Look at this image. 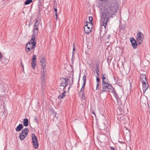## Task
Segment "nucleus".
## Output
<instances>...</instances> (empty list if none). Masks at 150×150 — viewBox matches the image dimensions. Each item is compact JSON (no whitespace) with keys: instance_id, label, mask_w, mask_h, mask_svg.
I'll list each match as a JSON object with an SVG mask.
<instances>
[{"instance_id":"f257e3e1","label":"nucleus","mask_w":150,"mask_h":150,"mask_svg":"<svg viewBox=\"0 0 150 150\" xmlns=\"http://www.w3.org/2000/svg\"><path fill=\"white\" fill-rule=\"evenodd\" d=\"M106 5L101 14V21L105 27L106 26L110 17L116 15L118 10L119 4L117 0H109L106 2Z\"/></svg>"},{"instance_id":"f03ea898","label":"nucleus","mask_w":150,"mask_h":150,"mask_svg":"<svg viewBox=\"0 0 150 150\" xmlns=\"http://www.w3.org/2000/svg\"><path fill=\"white\" fill-rule=\"evenodd\" d=\"M36 42L35 37L32 36L31 39L26 44L25 46V52H28L30 50L34 52L36 47Z\"/></svg>"},{"instance_id":"7ed1b4c3","label":"nucleus","mask_w":150,"mask_h":150,"mask_svg":"<svg viewBox=\"0 0 150 150\" xmlns=\"http://www.w3.org/2000/svg\"><path fill=\"white\" fill-rule=\"evenodd\" d=\"M102 89L100 90L99 93L101 94L104 92L109 91V90L113 89V88L110 83L108 82L102 83Z\"/></svg>"},{"instance_id":"20e7f679","label":"nucleus","mask_w":150,"mask_h":150,"mask_svg":"<svg viewBox=\"0 0 150 150\" xmlns=\"http://www.w3.org/2000/svg\"><path fill=\"white\" fill-rule=\"evenodd\" d=\"M35 20H36V21L35 23L33 25V33L32 35L34 36V37L36 36L38 34L39 30L38 25L40 23V22L37 20V19H35Z\"/></svg>"},{"instance_id":"39448f33","label":"nucleus","mask_w":150,"mask_h":150,"mask_svg":"<svg viewBox=\"0 0 150 150\" xmlns=\"http://www.w3.org/2000/svg\"><path fill=\"white\" fill-rule=\"evenodd\" d=\"M28 132L29 130L27 128L22 130L19 135L20 140L21 141L23 140L28 135Z\"/></svg>"},{"instance_id":"423d86ee","label":"nucleus","mask_w":150,"mask_h":150,"mask_svg":"<svg viewBox=\"0 0 150 150\" xmlns=\"http://www.w3.org/2000/svg\"><path fill=\"white\" fill-rule=\"evenodd\" d=\"M32 139L33 147L35 149H37L39 146V143L38 142L37 139L34 133L32 134Z\"/></svg>"},{"instance_id":"0eeeda50","label":"nucleus","mask_w":150,"mask_h":150,"mask_svg":"<svg viewBox=\"0 0 150 150\" xmlns=\"http://www.w3.org/2000/svg\"><path fill=\"white\" fill-rule=\"evenodd\" d=\"M144 36L143 34L141 32H137L136 40L139 44L142 43L144 39Z\"/></svg>"},{"instance_id":"6e6552de","label":"nucleus","mask_w":150,"mask_h":150,"mask_svg":"<svg viewBox=\"0 0 150 150\" xmlns=\"http://www.w3.org/2000/svg\"><path fill=\"white\" fill-rule=\"evenodd\" d=\"M68 79L67 78H62L61 79V86L65 87L68 84Z\"/></svg>"},{"instance_id":"1a4fd4ad","label":"nucleus","mask_w":150,"mask_h":150,"mask_svg":"<svg viewBox=\"0 0 150 150\" xmlns=\"http://www.w3.org/2000/svg\"><path fill=\"white\" fill-rule=\"evenodd\" d=\"M142 83L143 86V92H145L147 89H148L149 86L148 81H144Z\"/></svg>"},{"instance_id":"9d476101","label":"nucleus","mask_w":150,"mask_h":150,"mask_svg":"<svg viewBox=\"0 0 150 150\" xmlns=\"http://www.w3.org/2000/svg\"><path fill=\"white\" fill-rule=\"evenodd\" d=\"M130 41L133 48L134 49L136 48L137 47V44L136 40L134 38H131L130 40Z\"/></svg>"},{"instance_id":"9b49d317","label":"nucleus","mask_w":150,"mask_h":150,"mask_svg":"<svg viewBox=\"0 0 150 150\" xmlns=\"http://www.w3.org/2000/svg\"><path fill=\"white\" fill-rule=\"evenodd\" d=\"M112 92L113 93L114 96L115 97L117 103H120L121 100L120 99L119 97H118L117 94L116 93V91L114 90V89H113V90L112 91Z\"/></svg>"},{"instance_id":"f8f14e48","label":"nucleus","mask_w":150,"mask_h":150,"mask_svg":"<svg viewBox=\"0 0 150 150\" xmlns=\"http://www.w3.org/2000/svg\"><path fill=\"white\" fill-rule=\"evenodd\" d=\"M84 30L86 33L89 34L91 31V28L88 27V24H86L84 27Z\"/></svg>"},{"instance_id":"ddd939ff","label":"nucleus","mask_w":150,"mask_h":150,"mask_svg":"<svg viewBox=\"0 0 150 150\" xmlns=\"http://www.w3.org/2000/svg\"><path fill=\"white\" fill-rule=\"evenodd\" d=\"M140 79L142 82H143L144 81H147L146 76L144 74H143L141 75Z\"/></svg>"},{"instance_id":"4468645a","label":"nucleus","mask_w":150,"mask_h":150,"mask_svg":"<svg viewBox=\"0 0 150 150\" xmlns=\"http://www.w3.org/2000/svg\"><path fill=\"white\" fill-rule=\"evenodd\" d=\"M23 128L22 124H19L16 128L15 130L16 131L19 132L21 131Z\"/></svg>"},{"instance_id":"2eb2a0df","label":"nucleus","mask_w":150,"mask_h":150,"mask_svg":"<svg viewBox=\"0 0 150 150\" xmlns=\"http://www.w3.org/2000/svg\"><path fill=\"white\" fill-rule=\"evenodd\" d=\"M40 62L41 63V66L42 67H44L46 66L45 60V58H42L40 60Z\"/></svg>"},{"instance_id":"dca6fc26","label":"nucleus","mask_w":150,"mask_h":150,"mask_svg":"<svg viewBox=\"0 0 150 150\" xmlns=\"http://www.w3.org/2000/svg\"><path fill=\"white\" fill-rule=\"evenodd\" d=\"M23 125L25 127H27L28 125V120L27 118H25L23 120Z\"/></svg>"},{"instance_id":"f3484780","label":"nucleus","mask_w":150,"mask_h":150,"mask_svg":"<svg viewBox=\"0 0 150 150\" xmlns=\"http://www.w3.org/2000/svg\"><path fill=\"white\" fill-rule=\"evenodd\" d=\"M41 87L42 91L44 90L46 87L45 80H42L41 81Z\"/></svg>"},{"instance_id":"a211bd4d","label":"nucleus","mask_w":150,"mask_h":150,"mask_svg":"<svg viewBox=\"0 0 150 150\" xmlns=\"http://www.w3.org/2000/svg\"><path fill=\"white\" fill-rule=\"evenodd\" d=\"M66 93V91H64L62 93L61 95H59L58 97V98L59 99H61L63 98L65 96L64 93Z\"/></svg>"},{"instance_id":"6ab92c4d","label":"nucleus","mask_w":150,"mask_h":150,"mask_svg":"<svg viewBox=\"0 0 150 150\" xmlns=\"http://www.w3.org/2000/svg\"><path fill=\"white\" fill-rule=\"evenodd\" d=\"M36 63L35 61H33L31 62V65L32 68L33 69H34L35 68V66H36Z\"/></svg>"},{"instance_id":"aec40b11","label":"nucleus","mask_w":150,"mask_h":150,"mask_svg":"<svg viewBox=\"0 0 150 150\" xmlns=\"http://www.w3.org/2000/svg\"><path fill=\"white\" fill-rule=\"evenodd\" d=\"M33 1L32 0H26L24 4L25 5L29 4Z\"/></svg>"},{"instance_id":"412c9836","label":"nucleus","mask_w":150,"mask_h":150,"mask_svg":"<svg viewBox=\"0 0 150 150\" xmlns=\"http://www.w3.org/2000/svg\"><path fill=\"white\" fill-rule=\"evenodd\" d=\"M45 73H41V78H42V80H45Z\"/></svg>"},{"instance_id":"4be33fe9","label":"nucleus","mask_w":150,"mask_h":150,"mask_svg":"<svg viewBox=\"0 0 150 150\" xmlns=\"http://www.w3.org/2000/svg\"><path fill=\"white\" fill-rule=\"evenodd\" d=\"M93 18L92 17V16L89 17V23H90L91 25L93 24L92 22V21H93Z\"/></svg>"},{"instance_id":"5701e85b","label":"nucleus","mask_w":150,"mask_h":150,"mask_svg":"<svg viewBox=\"0 0 150 150\" xmlns=\"http://www.w3.org/2000/svg\"><path fill=\"white\" fill-rule=\"evenodd\" d=\"M102 83L107 82V81H105L106 80V78H105V76L102 77Z\"/></svg>"},{"instance_id":"b1692460","label":"nucleus","mask_w":150,"mask_h":150,"mask_svg":"<svg viewBox=\"0 0 150 150\" xmlns=\"http://www.w3.org/2000/svg\"><path fill=\"white\" fill-rule=\"evenodd\" d=\"M82 79L83 81V83H86V77L85 75L83 76Z\"/></svg>"},{"instance_id":"393cba45","label":"nucleus","mask_w":150,"mask_h":150,"mask_svg":"<svg viewBox=\"0 0 150 150\" xmlns=\"http://www.w3.org/2000/svg\"><path fill=\"white\" fill-rule=\"evenodd\" d=\"M36 59V56L35 55H34L33 56V58H32V61H35V60Z\"/></svg>"},{"instance_id":"a878e982","label":"nucleus","mask_w":150,"mask_h":150,"mask_svg":"<svg viewBox=\"0 0 150 150\" xmlns=\"http://www.w3.org/2000/svg\"><path fill=\"white\" fill-rule=\"evenodd\" d=\"M96 81H97V84H99L100 81V78L97 77L96 78Z\"/></svg>"},{"instance_id":"bb28decb","label":"nucleus","mask_w":150,"mask_h":150,"mask_svg":"<svg viewBox=\"0 0 150 150\" xmlns=\"http://www.w3.org/2000/svg\"><path fill=\"white\" fill-rule=\"evenodd\" d=\"M50 112L51 114L53 115L54 113H56V112H55L54 110L52 109H51L50 110Z\"/></svg>"},{"instance_id":"cd10ccee","label":"nucleus","mask_w":150,"mask_h":150,"mask_svg":"<svg viewBox=\"0 0 150 150\" xmlns=\"http://www.w3.org/2000/svg\"><path fill=\"white\" fill-rule=\"evenodd\" d=\"M55 16H56V21H57L58 20V18H59L58 16V14L57 13H55Z\"/></svg>"},{"instance_id":"c85d7f7f","label":"nucleus","mask_w":150,"mask_h":150,"mask_svg":"<svg viewBox=\"0 0 150 150\" xmlns=\"http://www.w3.org/2000/svg\"><path fill=\"white\" fill-rule=\"evenodd\" d=\"M84 90V88H81L80 91V93H83V91Z\"/></svg>"},{"instance_id":"c756f323","label":"nucleus","mask_w":150,"mask_h":150,"mask_svg":"<svg viewBox=\"0 0 150 150\" xmlns=\"http://www.w3.org/2000/svg\"><path fill=\"white\" fill-rule=\"evenodd\" d=\"M80 94H82V98H83L84 99H85V98H84L85 97V94H84V93H80Z\"/></svg>"},{"instance_id":"7c9ffc66","label":"nucleus","mask_w":150,"mask_h":150,"mask_svg":"<svg viewBox=\"0 0 150 150\" xmlns=\"http://www.w3.org/2000/svg\"><path fill=\"white\" fill-rule=\"evenodd\" d=\"M44 70H45V69L44 68V67H42L41 70V73H45V71Z\"/></svg>"},{"instance_id":"2f4dec72","label":"nucleus","mask_w":150,"mask_h":150,"mask_svg":"<svg viewBox=\"0 0 150 150\" xmlns=\"http://www.w3.org/2000/svg\"><path fill=\"white\" fill-rule=\"evenodd\" d=\"M110 148L111 150H116L115 148L114 147L110 146Z\"/></svg>"},{"instance_id":"473e14b6","label":"nucleus","mask_w":150,"mask_h":150,"mask_svg":"<svg viewBox=\"0 0 150 150\" xmlns=\"http://www.w3.org/2000/svg\"><path fill=\"white\" fill-rule=\"evenodd\" d=\"M99 84H97L96 87V90H98L99 89Z\"/></svg>"},{"instance_id":"72a5a7b5","label":"nucleus","mask_w":150,"mask_h":150,"mask_svg":"<svg viewBox=\"0 0 150 150\" xmlns=\"http://www.w3.org/2000/svg\"><path fill=\"white\" fill-rule=\"evenodd\" d=\"M92 114H93L94 116H95V117H96V114H95V112L93 111V110H92Z\"/></svg>"},{"instance_id":"f704fd0d","label":"nucleus","mask_w":150,"mask_h":150,"mask_svg":"<svg viewBox=\"0 0 150 150\" xmlns=\"http://www.w3.org/2000/svg\"><path fill=\"white\" fill-rule=\"evenodd\" d=\"M86 84V83H83V85L82 86V88H85V86Z\"/></svg>"},{"instance_id":"c9c22d12","label":"nucleus","mask_w":150,"mask_h":150,"mask_svg":"<svg viewBox=\"0 0 150 150\" xmlns=\"http://www.w3.org/2000/svg\"><path fill=\"white\" fill-rule=\"evenodd\" d=\"M39 1V3L38 4V8H39V6L40 7L41 6V3L40 2V0Z\"/></svg>"},{"instance_id":"e433bc0d","label":"nucleus","mask_w":150,"mask_h":150,"mask_svg":"<svg viewBox=\"0 0 150 150\" xmlns=\"http://www.w3.org/2000/svg\"><path fill=\"white\" fill-rule=\"evenodd\" d=\"M110 35H108V36H107V39L108 40L109 39V38H110Z\"/></svg>"},{"instance_id":"4c0bfd02","label":"nucleus","mask_w":150,"mask_h":150,"mask_svg":"<svg viewBox=\"0 0 150 150\" xmlns=\"http://www.w3.org/2000/svg\"><path fill=\"white\" fill-rule=\"evenodd\" d=\"M73 51H74L75 50V44H73Z\"/></svg>"},{"instance_id":"58836bf2","label":"nucleus","mask_w":150,"mask_h":150,"mask_svg":"<svg viewBox=\"0 0 150 150\" xmlns=\"http://www.w3.org/2000/svg\"><path fill=\"white\" fill-rule=\"evenodd\" d=\"M97 74V75L96 76V78L97 77H98V78H99V73H96Z\"/></svg>"},{"instance_id":"ea45409f","label":"nucleus","mask_w":150,"mask_h":150,"mask_svg":"<svg viewBox=\"0 0 150 150\" xmlns=\"http://www.w3.org/2000/svg\"><path fill=\"white\" fill-rule=\"evenodd\" d=\"M96 73H99V69H96Z\"/></svg>"},{"instance_id":"a19ab883","label":"nucleus","mask_w":150,"mask_h":150,"mask_svg":"<svg viewBox=\"0 0 150 150\" xmlns=\"http://www.w3.org/2000/svg\"><path fill=\"white\" fill-rule=\"evenodd\" d=\"M105 75H106L105 74V73L102 74H101L102 77L105 76Z\"/></svg>"},{"instance_id":"79ce46f5","label":"nucleus","mask_w":150,"mask_h":150,"mask_svg":"<svg viewBox=\"0 0 150 150\" xmlns=\"http://www.w3.org/2000/svg\"><path fill=\"white\" fill-rule=\"evenodd\" d=\"M2 57H3V55H2V54L0 52V59L2 58Z\"/></svg>"},{"instance_id":"37998d69","label":"nucleus","mask_w":150,"mask_h":150,"mask_svg":"<svg viewBox=\"0 0 150 150\" xmlns=\"http://www.w3.org/2000/svg\"><path fill=\"white\" fill-rule=\"evenodd\" d=\"M53 115H54V117H57H57L56 116V115H57V113L56 112V113H55V114L54 113Z\"/></svg>"},{"instance_id":"c03bdc74","label":"nucleus","mask_w":150,"mask_h":150,"mask_svg":"<svg viewBox=\"0 0 150 150\" xmlns=\"http://www.w3.org/2000/svg\"><path fill=\"white\" fill-rule=\"evenodd\" d=\"M120 30H123L124 28V27L123 28L122 27H121L120 26Z\"/></svg>"},{"instance_id":"a18cd8bd","label":"nucleus","mask_w":150,"mask_h":150,"mask_svg":"<svg viewBox=\"0 0 150 150\" xmlns=\"http://www.w3.org/2000/svg\"><path fill=\"white\" fill-rule=\"evenodd\" d=\"M54 11L55 12V13H57V9L56 8L54 9Z\"/></svg>"},{"instance_id":"49530a36","label":"nucleus","mask_w":150,"mask_h":150,"mask_svg":"<svg viewBox=\"0 0 150 150\" xmlns=\"http://www.w3.org/2000/svg\"><path fill=\"white\" fill-rule=\"evenodd\" d=\"M39 9L38 10V11L39 13H40L41 11V10H40V8L39 6Z\"/></svg>"},{"instance_id":"de8ad7c7","label":"nucleus","mask_w":150,"mask_h":150,"mask_svg":"<svg viewBox=\"0 0 150 150\" xmlns=\"http://www.w3.org/2000/svg\"><path fill=\"white\" fill-rule=\"evenodd\" d=\"M96 69H99V67H96Z\"/></svg>"},{"instance_id":"09e8293b","label":"nucleus","mask_w":150,"mask_h":150,"mask_svg":"<svg viewBox=\"0 0 150 150\" xmlns=\"http://www.w3.org/2000/svg\"><path fill=\"white\" fill-rule=\"evenodd\" d=\"M73 77H72V84L73 83Z\"/></svg>"},{"instance_id":"8fccbe9b","label":"nucleus","mask_w":150,"mask_h":150,"mask_svg":"<svg viewBox=\"0 0 150 150\" xmlns=\"http://www.w3.org/2000/svg\"><path fill=\"white\" fill-rule=\"evenodd\" d=\"M21 66H22V67L23 68V69H24V66H23V64H22Z\"/></svg>"},{"instance_id":"3c124183","label":"nucleus","mask_w":150,"mask_h":150,"mask_svg":"<svg viewBox=\"0 0 150 150\" xmlns=\"http://www.w3.org/2000/svg\"><path fill=\"white\" fill-rule=\"evenodd\" d=\"M96 67H99V64H96Z\"/></svg>"},{"instance_id":"603ef678","label":"nucleus","mask_w":150,"mask_h":150,"mask_svg":"<svg viewBox=\"0 0 150 150\" xmlns=\"http://www.w3.org/2000/svg\"><path fill=\"white\" fill-rule=\"evenodd\" d=\"M72 84H72V83H71V84H69V86H72Z\"/></svg>"},{"instance_id":"864d4df0","label":"nucleus","mask_w":150,"mask_h":150,"mask_svg":"<svg viewBox=\"0 0 150 150\" xmlns=\"http://www.w3.org/2000/svg\"><path fill=\"white\" fill-rule=\"evenodd\" d=\"M20 63H21V65H22V64H22V61H21L20 62Z\"/></svg>"},{"instance_id":"5fc2aeb1","label":"nucleus","mask_w":150,"mask_h":150,"mask_svg":"<svg viewBox=\"0 0 150 150\" xmlns=\"http://www.w3.org/2000/svg\"><path fill=\"white\" fill-rule=\"evenodd\" d=\"M71 87V86H70L68 88V89L69 90V88H70Z\"/></svg>"},{"instance_id":"6e6d98bb","label":"nucleus","mask_w":150,"mask_h":150,"mask_svg":"<svg viewBox=\"0 0 150 150\" xmlns=\"http://www.w3.org/2000/svg\"><path fill=\"white\" fill-rule=\"evenodd\" d=\"M79 81H78V83H79Z\"/></svg>"},{"instance_id":"4d7b16f0","label":"nucleus","mask_w":150,"mask_h":150,"mask_svg":"<svg viewBox=\"0 0 150 150\" xmlns=\"http://www.w3.org/2000/svg\"><path fill=\"white\" fill-rule=\"evenodd\" d=\"M72 56H73L72 57H73V54L72 55ZM72 58H73V57H72Z\"/></svg>"},{"instance_id":"13d9d810","label":"nucleus","mask_w":150,"mask_h":150,"mask_svg":"<svg viewBox=\"0 0 150 150\" xmlns=\"http://www.w3.org/2000/svg\"><path fill=\"white\" fill-rule=\"evenodd\" d=\"M118 64H117V66H118Z\"/></svg>"}]
</instances>
